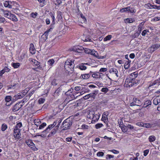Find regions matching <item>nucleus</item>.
Wrapping results in <instances>:
<instances>
[{"mask_svg":"<svg viewBox=\"0 0 160 160\" xmlns=\"http://www.w3.org/2000/svg\"><path fill=\"white\" fill-rule=\"evenodd\" d=\"M74 67V64L73 62L70 60L68 59L65 62L64 68L68 72H70V71H73Z\"/></svg>","mask_w":160,"mask_h":160,"instance_id":"obj_1","label":"nucleus"},{"mask_svg":"<svg viewBox=\"0 0 160 160\" xmlns=\"http://www.w3.org/2000/svg\"><path fill=\"white\" fill-rule=\"evenodd\" d=\"M72 125V122L68 119H66L63 122L60 128H62V130H66L70 128Z\"/></svg>","mask_w":160,"mask_h":160,"instance_id":"obj_2","label":"nucleus"},{"mask_svg":"<svg viewBox=\"0 0 160 160\" xmlns=\"http://www.w3.org/2000/svg\"><path fill=\"white\" fill-rule=\"evenodd\" d=\"M160 48V44L152 45L148 48V51L150 53H152Z\"/></svg>","mask_w":160,"mask_h":160,"instance_id":"obj_3","label":"nucleus"},{"mask_svg":"<svg viewBox=\"0 0 160 160\" xmlns=\"http://www.w3.org/2000/svg\"><path fill=\"white\" fill-rule=\"evenodd\" d=\"M21 102L16 104L12 108V111L13 112H16L19 110L23 106V104H21Z\"/></svg>","mask_w":160,"mask_h":160,"instance_id":"obj_4","label":"nucleus"},{"mask_svg":"<svg viewBox=\"0 0 160 160\" xmlns=\"http://www.w3.org/2000/svg\"><path fill=\"white\" fill-rule=\"evenodd\" d=\"M20 130L19 128H14V129L13 135L15 138H19L20 137Z\"/></svg>","mask_w":160,"mask_h":160,"instance_id":"obj_5","label":"nucleus"},{"mask_svg":"<svg viewBox=\"0 0 160 160\" xmlns=\"http://www.w3.org/2000/svg\"><path fill=\"white\" fill-rule=\"evenodd\" d=\"M98 90H95L93 92L88 94L89 96H90V98H91V99H95L96 96L98 93Z\"/></svg>","mask_w":160,"mask_h":160,"instance_id":"obj_6","label":"nucleus"},{"mask_svg":"<svg viewBox=\"0 0 160 160\" xmlns=\"http://www.w3.org/2000/svg\"><path fill=\"white\" fill-rule=\"evenodd\" d=\"M58 129L55 128L52 129L48 135V138L52 137L54 136L57 132Z\"/></svg>","mask_w":160,"mask_h":160,"instance_id":"obj_7","label":"nucleus"},{"mask_svg":"<svg viewBox=\"0 0 160 160\" xmlns=\"http://www.w3.org/2000/svg\"><path fill=\"white\" fill-rule=\"evenodd\" d=\"M84 48L82 47L78 46L73 49V50L78 52H81L83 50Z\"/></svg>","mask_w":160,"mask_h":160,"instance_id":"obj_8","label":"nucleus"},{"mask_svg":"<svg viewBox=\"0 0 160 160\" xmlns=\"http://www.w3.org/2000/svg\"><path fill=\"white\" fill-rule=\"evenodd\" d=\"M109 72L110 73H113L117 77H118V71L117 69L115 68H112L109 70Z\"/></svg>","mask_w":160,"mask_h":160,"instance_id":"obj_9","label":"nucleus"},{"mask_svg":"<svg viewBox=\"0 0 160 160\" xmlns=\"http://www.w3.org/2000/svg\"><path fill=\"white\" fill-rule=\"evenodd\" d=\"M8 18L14 22H17L18 21V19L16 16L13 14L10 13L9 17H8Z\"/></svg>","mask_w":160,"mask_h":160,"instance_id":"obj_10","label":"nucleus"},{"mask_svg":"<svg viewBox=\"0 0 160 160\" xmlns=\"http://www.w3.org/2000/svg\"><path fill=\"white\" fill-rule=\"evenodd\" d=\"M29 50L30 53L32 54H34L35 53V48L32 43H31L30 45Z\"/></svg>","mask_w":160,"mask_h":160,"instance_id":"obj_11","label":"nucleus"},{"mask_svg":"<svg viewBox=\"0 0 160 160\" xmlns=\"http://www.w3.org/2000/svg\"><path fill=\"white\" fill-rule=\"evenodd\" d=\"M100 117V115H94V116L92 117L91 122L92 123H95V122L97 121L99 119Z\"/></svg>","mask_w":160,"mask_h":160,"instance_id":"obj_12","label":"nucleus"},{"mask_svg":"<svg viewBox=\"0 0 160 160\" xmlns=\"http://www.w3.org/2000/svg\"><path fill=\"white\" fill-rule=\"evenodd\" d=\"M127 12H129L132 13H134L136 12V10H135V9L134 8L131 6L127 7Z\"/></svg>","mask_w":160,"mask_h":160,"instance_id":"obj_13","label":"nucleus"},{"mask_svg":"<svg viewBox=\"0 0 160 160\" xmlns=\"http://www.w3.org/2000/svg\"><path fill=\"white\" fill-rule=\"evenodd\" d=\"M53 127H54L53 125H52V124L49 125L48 128H47L45 130L43 131L42 132V133H46V132H48Z\"/></svg>","mask_w":160,"mask_h":160,"instance_id":"obj_14","label":"nucleus"},{"mask_svg":"<svg viewBox=\"0 0 160 160\" xmlns=\"http://www.w3.org/2000/svg\"><path fill=\"white\" fill-rule=\"evenodd\" d=\"M5 100L6 102H7V103H6V105L7 106H9V104H8V102H10V101H11L12 100V97L10 96H7L5 98Z\"/></svg>","mask_w":160,"mask_h":160,"instance_id":"obj_15","label":"nucleus"},{"mask_svg":"<svg viewBox=\"0 0 160 160\" xmlns=\"http://www.w3.org/2000/svg\"><path fill=\"white\" fill-rule=\"evenodd\" d=\"M10 3H11V2H10L9 1H6L4 3V5L6 7H8L10 8H12V6L10 5Z\"/></svg>","mask_w":160,"mask_h":160,"instance_id":"obj_16","label":"nucleus"},{"mask_svg":"<svg viewBox=\"0 0 160 160\" xmlns=\"http://www.w3.org/2000/svg\"><path fill=\"white\" fill-rule=\"evenodd\" d=\"M133 80H135V78H127L125 81V84L127 85L128 84H129L131 81L133 82Z\"/></svg>","mask_w":160,"mask_h":160,"instance_id":"obj_17","label":"nucleus"},{"mask_svg":"<svg viewBox=\"0 0 160 160\" xmlns=\"http://www.w3.org/2000/svg\"><path fill=\"white\" fill-rule=\"evenodd\" d=\"M95 113L93 111H90L88 115H87V117L88 118H92V117H93Z\"/></svg>","mask_w":160,"mask_h":160,"instance_id":"obj_18","label":"nucleus"},{"mask_svg":"<svg viewBox=\"0 0 160 160\" xmlns=\"http://www.w3.org/2000/svg\"><path fill=\"white\" fill-rule=\"evenodd\" d=\"M131 62V61L129 60V61H128L125 62L124 66L125 69H126L129 68Z\"/></svg>","mask_w":160,"mask_h":160,"instance_id":"obj_19","label":"nucleus"},{"mask_svg":"<svg viewBox=\"0 0 160 160\" xmlns=\"http://www.w3.org/2000/svg\"><path fill=\"white\" fill-rule=\"evenodd\" d=\"M23 97V95L22 96L20 94H18V95H15L14 97V98H13V101H16L18 99L21 98H22Z\"/></svg>","mask_w":160,"mask_h":160,"instance_id":"obj_20","label":"nucleus"},{"mask_svg":"<svg viewBox=\"0 0 160 160\" xmlns=\"http://www.w3.org/2000/svg\"><path fill=\"white\" fill-rule=\"evenodd\" d=\"M151 104V102L150 100L147 101L145 102L144 103L142 107L143 108H146L149 105H150Z\"/></svg>","mask_w":160,"mask_h":160,"instance_id":"obj_21","label":"nucleus"},{"mask_svg":"<svg viewBox=\"0 0 160 160\" xmlns=\"http://www.w3.org/2000/svg\"><path fill=\"white\" fill-rule=\"evenodd\" d=\"M91 53H90V54L93 55L95 57L97 58V57H98V53L97 52L95 51L94 50H92L91 51H90Z\"/></svg>","mask_w":160,"mask_h":160,"instance_id":"obj_22","label":"nucleus"},{"mask_svg":"<svg viewBox=\"0 0 160 160\" xmlns=\"http://www.w3.org/2000/svg\"><path fill=\"white\" fill-rule=\"evenodd\" d=\"M84 65L85 64L84 63H81L79 67V69L82 70H86L87 68V67Z\"/></svg>","mask_w":160,"mask_h":160,"instance_id":"obj_23","label":"nucleus"},{"mask_svg":"<svg viewBox=\"0 0 160 160\" xmlns=\"http://www.w3.org/2000/svg\"><path fill=\"white\" fill-rule=\"evenodd\" d=\"M131 81V82H130L129 84H128L126 85V87H132L134 85V84H136L137 83V82H136L135 80H133V82L132 81Z\"/></svg>","mask_w":160,"mask_h":160,"instance_id":"obj_24","label":"nucleus"},{"mask_svg":"<svg viewBox=\"0 0 160 160\" xmlns=\"http://www.w3.org/2000/svg\"><path fill=\"white\" fill-rule=\"evenodd\" d=\"M148 140L150 142H152L155 140L156 138L154 136H151L149 137L148 138Z\"/></svg>","mask_w":160,"mask_h":160,"instance_id":"obj_25","label":"nucleus"},{"mask_svg":"<svg viewBox=\"0 0 160 160\" xmlns=\"http://www.w3.org/2000/svg\"><path fill=\"white\" fill-rule=\"evenodd\" d=\"M81 76L82 77V78L84 79H87L89 78L90 75V73L85 74H82Z\"/></svg>","mask_w":160,"mask_h":160,"instance_id":"obj_26","label":"nucleus"},{"mask_svg":"<svg viewBox=\"0 0 160 160\" xmlns=\"http://www.w3.org/2000/svg\"><path fill=\"white\" fill-rule=\"evenodd\" d=\"M122 132H125L128 131V128L127 126H126L125 125L122 126H120Z\"/></svg>","mask_w":160,"mask_h":160,"instance_id":"obj_27","label":"nucleus"},{"mask_svg":"<svg viewBox=\"0 0 160 160\" xmlns=\"http://www.w3.org/2000/svg\"><path fill=\"white\" fill-rule=\"evenodd\" d=\"M31 61L33 62L34 64L37 66H38V65H39L40 62L35 59H32Z\"/></svg>","mask_w":160,"mask_h":160,"instance_id":"obj_28","label":"nucleus"},{"mask_svg":"<svg viewBox=\"0 0 160 160\" xmlns=\"http://www.w3.org/2000/svg\"><path fill=\"white\" fill-rule=\"evenodd\" d=\"M54 62V61L53 59H52L49 60L48 61V64L51 66H52L53 63Z\"/></svg>","mask_w":160,"mask_h":160,"instance_id":"obj_29","label":"nucleus"},{"mask_svg":"<svg viewBox=\"0 0 160 160\" xmlns=\"http://www.w3.org/2000/svg\"><path fill=\"white\" fill-rule=\"evenodd\" d=\"M133 101L136 104H140L141 103V102L140 101V100L136 98H134L133 99Z\"/></svg>","mask_w":160,"mask_h":160,"instance_id":"obj_30","label":"nucleus"},{"mask_svg":"<svg viewBox=\"0 0 160 160\" xmlns=\"http://www.w3.org/2000/svg\"><path fill=\"white\" fill-rule=\"evenodd\" d=\"M61 88L59 87L55 91V94L57 96H58L60 92H61Z\"/></svg>","mask_w":160,"mask_h":160,"instance_id":"obj_31","label":"nucleus"},{"mask_svg":"<svg viewBox=\"0 0 160 160\" xmlns=\"http://www.w3.org/2000/svg\"><path fill=\"white\" fill-rule=\"evenodd\" d=\"M12 65L13 68H17L20 66V64L19 63H12Z\"/></svg>","mask_w":160,"mask_h":160,"instance_id":"obj_32","label":"nucleus"},{"mask_svg":"<svg viewBox=\"0 0 160 160\" xmlns=\"http://www.w3.org/2000/svg\"><path fill=\"white\" fill-rule=\"evenodd\" d=\"M32 145H30V147L34 151H37L38 149V148H37L35 146V144H34V143L32 144Z\"/></svg>","mask_w":160,"mask_h":160,"instance_id":"obj_33","label":"nucleus"},{"mask_svg":"<svg viewBox=\"0 0 160 160\" xmlns=\"http://www.w3.org/2000/svg\"><path fill=\"white\" fill-rule=\"evenodd\" d=\"M139 35L140 34L138 32H136L134 34L132 35V38L133 39H134L136 38H137Z\"/></svg>","mask_w":160,"mask_h":160,"instance_id":"obj_34","label":"nucleus"},{"mask_svg":"<svg viewBox=\"0 0 160 160\" xmlns=\"http://www.w3.org/2000/svg\"><path fill=\"white\" fill-rule=\"evenodd\" d=\"M112 37V36L111 35H108L104 39V41H106L108 40H110L111 38Z\"/></svg>","mask_w":160,"mask_h":160,"instance_id":"obj_35","label":"nucleus"},{"mask_svg":"<svg viewBox=\"0 0 160 160\" xmlns=\"http://www.w3.org/2000/svg\"><path fill=\"white\" fill-rule=\"evenodd\" d=\"M7 128V125L5 123L3 124L2 126V128L1 130L2 131H5L6 129Z\"/></svg>","mask_w":160,"mask_h":160,"instance_id":"obj_36","label":"nucleus"},{"mask_svg":"<svg viewBox=\"0 0 160 160\" xmlns=\"http://www.w3.org/2000/svg\"><path fill=\"white\" fill-rule=\"evenodd\" d=\"M26 143L27 144V145L29 147L33 143L32 142V140H29L27 141H26Z\"/></svg>","mask_w":160,"mask_h":160,"instance_id":"obj_37","label":"nucleus"},{"mask_svg":"<svg viewBox=\"0 0 160 160\" xmlns=\"http://www.w3.org/2000/svg\"><path fill=\"white\" fill-rule=\"evenodd\" d=\"M52 29V28H50V29H48L43 34L46 36H47L48 37V33L51 31V30Z\"/></svg>","mask_w":160,"mask_h":160,"instance_id":"obj_38","label":"nucleus"},{"mask_svg":"<svg viewBox=\"0 0 160 160\" xmlns=\"http://www.w3.org/2000/svg\"><path fill=\"white\" fill-rule=\"evenodd\" d=\"M47 125V124L45 122H43L42 124H41L39 127V129H41L45 127Z\"/></svg>","mask_w":160,"mask_h":160,"instance_id":"obj_39","label":"nucleus"},{"mask_svg":"<svg viewBox=\"0 0 160 160\" xmlns=\"http://www.w3.org/2000/svg\"><path fill=\"white\" fill-rule=\"evenodd\" d=\"M103 124L101 123H98L95 125V128L97 129H98L103 126Z\"/></svg>","mask_w":160,"mask_h":160,"instance_id":"obj_40","label":"nucleus"},{"mask_svg":"<svg viewBox=\"0 0 160 160\" xmlns=\"http://www.w3.org/2000/svg\"><path fill=\"white\" fill-rule=\"evenodd\" d=\"M83 50H84V52L86 53H88L89 54H90L91 53L90 51H92L91 50L87 48H85V49L84 48Z\"/></svg>","mask_w":160,"mask_h":160,"instance_id":"obj_41","label":"nucleus"},{"mask_svg":"<svg viewBox=\"0 0 160 160\" xmlns=\"http://www.w3.org/2000/svg\"><path fill=\"white\" fill-rule=\"evenodd\" d=\"M108 89L107 88H103L101 89V91L105 93L107 92L108 91Z\"/></svg>","mask_w":160,"mask_h":160,"instance_id":"obj_42","label":"nucleus"},{"mask_svg":"<svg viewBox=\"0 0 160 160\" xmlns=\"http://www.w3.org/2000/svg\"><path fill=\"white\" fill-rule=\"evenodd\" d=\"M104 153L102 152H98L97 155L98 157H102L104 155Z\"/></svg>","mask_w":160,"mask_h":160,"instance_id":"obj_43","label":"nucleus"},{"mask_svg":"<svg viewBox=\"0 0 160 160\" xmlns=\"http://www.w3.org/2000/svg\"><path fill=\"white\" fill-rule=\"evenodd\" d=\"M22 126V123L21 122H19L16 125L15 128H20Z\"/></svg>","mask_w":160,"mask_h":160,"instance_id":"obj_44","label":"nucleus"},{"mask_svg":"<svg viewBox=\"0 0 160 160\" xmlns=\"http://www.w3.org/2000/svg\"><path fill=\"white\" fill-rule=\"evenodd\" d=\"M16 85V83H13V85H9L8 86V90H9L10 89L13 88V87H15Z\"/></svg>","mask_w":160,"mask_h":160,"instance_id":"obj_45","label":"nucleus"},{"mask_svg":"<svg viewBox=\"0 0 160 160\" xmlns=\"http://www.w3.org/2000/svg\"><path fill=\"white\" fill-rule=\"evenodd\" d=\"M48 38V37L46 36L43 34L41 37V39H42L43 41H45Z\"/></svg>","mask_w":160,"mask_h":160,"instance_id":"obj_46","label":"nucleus"},{"mask_svg":"<svg viewBox=\"0 0 160 160\" xmlns=\"http://www.w3.org/2000/svg\"><path fill=\"white\" fill-rule=\"evenodd\" d=\"M45 99L43 98H40L38 100L39 103L40 104H42L44 102Z\"/></svg>","mask_w":160,"mask_h":160,"instance_id":"obj_47","label":"nucleus"},{"mask_svg":"<svg viewBox=\"0 0 160 160\" xmlns=\"http://www.w3.org/2000/svg\"><path fill=\"white\" fill-rule=\"evenodd\" d=\"M127 7L121 9L120 11L121 12H127Z\"/></svg>","mask_w":160,"mask_h":160,"instance_id":"obj_48","label":"nucleus"},{"mask_svg":"<svg viewBox=\"0 0 160 160\" xmlns=\"http://www.w3.org/2000/svg\"><path fill=\"white\" fill-rule=\"evenodd\" d=\"M82 40L84 42H88V41L92 42V40L90 38H88H88L86 37L85 39L83 38V39H82Z\"/></svg>","mask_w":160,"mask_h":160,"instance_id":"obj_49","label":"nucleus"},{"mask_svg":"<svg viewBox=\"0 0 160 160\" xmlns=\"http://www.w3.org/2000/svg\"><path fill=\"white\" fill-rule=\"evenodd\" d=\"M127 127L128 128L130 129L131 130H132L134 129V127L131 124H128L127 126Z\"/></svg>","mask_w":160,"mask_h":160,"instance_id":"obj_50","label":"nucleus"},{"mask_svg":"<svg viewBox=\"0 0 160 160\" xmlns=\"http://www.w3.org/2000/svg\"><path fill=\"white\" fill-rule=\"evenodd\" d=\"M114 157V156L113 155L108 154L107 155L106 158V159H110L111 158H113Z\"/></svg>","mask_w":160,"mask_h":160,"instance_id":"obj_51","label":"nucleus"},{"mask_svg":"<svg viewBox=\"0 0 160 160\" xmlns=\"http://www.w3.org/2000/svg\"><path fill=\"white\" fill-rule=\"evenodd\" d=\"M153 103L155 105H157L158 104V98H155L153 100Z\"/></svg>","mask_w":160,"mask_h":160,"instance_id":"obj_52","label":"nucleus"},{"mask_svg":"<svg viewBox=\"0 0 160 160\" xmlns=\"http://www.w3.org/2000/svg\"><path fill=\"white\" fill-rule=\"evenodd\" d=\"M146 7L148 8L149 9H151L150 8H153V5L150 3H148L145 5Z\"/></svg>","mask_w":160,"mask_h":160,"instance_id":"obj_53","label":"nucleus"},{"mask_svg":"<svg viewBox=\"0 0 160 160\" xmlns=\"http://www.w3.org/2000/svg\"><path fill=\"white\" fill-rule=\"evenodd\" d=\"M62 120L61 119H60L58 121V125H56L55 127V128H56L58 130V128L59 127V126H60V124L61 123V122H62Z\"/></svg>","mask_w":160,"mask_h":160,"instance_id":"obj_54","label":"nucleus"},{"mask_svg":"<svg viewBox=\"0 0 160 160\" xmlns=\"http://www.w3.org/2000/svg\"><path fill=\"white\" fill-rule=\"evenodd\" d=\"M108 69L106 68H101L99 70L100 72H104L107 71Z\"/></svg>","mask_w":160,"mask_h":160,"instance_id":"obj_55","label":"nucleus"},{"mask_svg":"<svg viewBox=\"0 0 160 160\" xmlns=\"http://www.w3.org/2000/svg\"><path fill=\"white\" fill-rule=\"evenodd\" d=\"M108 119V116H102V120L104 122H105L106 120Z\"/></svg>","mask_w":160,"mask_h":160,"instance_id":"obj_56","label":"nucleus"},{"mask_svg":"<svg viewBox=\"0 0 160 160\" xmlns=\"http://www.w3.org/2000/svg\"><path fill=\"white\" fill-rule=\"evenodd\" d=\"M51 84L52 85H56L57 84V83L56 82V80L55 79H53L51 82Z\"/></svg>","mask_w":160,"mask_h":160,"instance_id":"obj_57","label":"nucleus"},{"mask_svg":"<svg viewBox=\"0 0 160 160\" xmlns=\"http://www.w3.org/2000/svg\"><path fill=\"white\" fill-rule=\"evenodd\" d=\"M147 32H148V30H144L142 33V35L143 36H145Z\"/></svg>","mask_w":160,"mask_h":160,"instance_id":"obj_58","label":"nucleus"},{"mask_svg":"<svg viewBox=\"0 0 160 160\" xmlns=\"http://www.w3.org/2000/svg\"><path fill=\"white\" fill-rule=\"evenodd\" d=\"M3 70L4 71V72H9L10 71V69L8 68L7 67H5L3 69Z\"/></svg>","mask_w":160,"mask_h":160,"instance_id":"obj_59","label":"nucleus"},{"mask_svg":"<svg viewBox=\"0 0 160 160\" xmlns=\"http://www.w3.org/2000/svg\"><path fill=\"white\" fill-rule=\"evenodd\" d=\"M149 150L148 149L145 150L144 151V155L145 156H146L149 152Z\"/></svg>","mask_w":160,"mask_h":160,"instance_id":"obj_60","label":"nucleus"},{"mask_svg":"<svg viewBox=\"0 0 160 160\" xmlns=\"http://www.w3.org/2000/svg\"><path fill=\"white\" fill-rule=\"evenodd\" d=\"M110 151L112 152L114 154H118L119 153V152L118 151L114 149L111 150H110Z\"/></svg>","mask_w":160,"mask_h":160,"instance_id":"obj_61","label":"nucleus"},{"mask_svg":"<svg viewBox=\"0 0 160 160\" xmlns=\"http://www.w3.org/2000/svg\"><path fill=\"white\" fill-rule=\"evenodd\" d=\"M136 124L139 127H143L144 123H143L138 122Z\"/></svg>","mask_w":160,"mask_h":160,"instance_id":"obj_62","label":"nucleus"},{"mask_svg":"<svg viewBox=\"0 0 160 160\" xmlns=\"http://www.w3.org/2000/svg\"><path fill=\"white\" fill-rule=\"evenodd\" d=\"M37 14H38L37 12L35 13L32 12L31 14V15L32 18H35L36 17Z\"/></svg>","mask_w":160,"mask_h":160,"instance_id":"obj_63","label":"nucleus"},{"mask_svg":"<svg viewBox=\"0 0 160 160\" xmlns=\"http://www.w3.org/2000/svg\"><path fill=\"white\" fill-rule=\"evenodd\" d=\"M150 127V124L149 123H144L143 127L146 128H149Z\"/></svg>","mask_w":160,"mask_h":160,"instance_id":"obj_64","label":"nucleus"}]
</instances>
